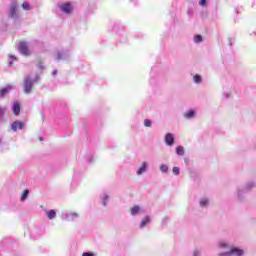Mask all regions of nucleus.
<instances>
[{
	"label": "nucleus",
	"instance_id": "1",
	"mask_svg": "<svg viewBox=\"0 0 256 256\" xmlns=\"http://www.w3.org/2000/svg\"><path fill=\"white\" fill-rule=\"evenodd\" d=\"M18 51H20L22 55H25V57H29L31 55L27 42H20L18 44Z\"/></svg>",
	"mask_w": 256,
	"mask_h": 256
},
{
	"label": "nucleus",
	"instance_id": "2",
	"mask_svg": "<svg viewBox=\"0 0 256 256\" xmlns=\"http://www.w3.org/2000/svg\"><path fill=\"white\" fill-rule=\"evenodd\" d=\"M243 250L239 248H231L229 252L221 253L219 256H231V255H236V256H242L243 255Z\"/></svg>",
	"mask_w": 256,
	"mask_h": 256
},
{
	"label": "nucleus",
	"instance_id": "3",
	"mask_svg": "<svg viewBox=\"0 0 256 256\" xmlns=\"http://www.w3.org/2000/svg\"><path fill=\"white\" fill-rule=\"evenodd\" d=\"M33 90V81H31V78L26 77L24 79V93H31Z\"/></svg>",
	"mask_w": 256,
	"mask_h": 256
},
{
	"label": "nucleus",
	"instance_id": "4",
	"mask_svg": "<svg viewBox=\"0 0 256 256\" xmlns=\"http://www.w3.org/2000/svg\"><path fill=\"white\" fill-rule=\"evenodd\" d=\"M60 9L61 11H63V13L69 14L73 11V6H71V3L68 2V3L62 4L60 6Z\"/></svg>",
	"mask_w": 256,
	"mask_h": 256
},
{
	"label": "nucleus",
	"instance_id": "5",
	"mask_svg": "<svg viewBox=\"0 0 256 256\" xmlns=\"http://www.w3.org/2000/svg\"><path fill=\"white\" fill-rule=\"evenodd\" d=\"M11 129L14 132H17V129H23V122L21 121H14L11 125Z\"/></svg>",
	"mask_w": 256,
	"mask_h": 256
},
{
	"label": "nucleus",
	"instance_id": "6",
	"mask_svg": "<svg viewBox=\"0 0 256 256\" xmlns=\"http://www.w3.org/2000/svg\"><path fill=\"white\" fill-rule=\"evenodd\" d=\"M165 143L169 146L175 143V137L171 133H167L165 136Z\"/></svg>",
	"mask_w": 256,
	"mask_h": 256
},
{
	"label": "nucleus",
	"instance_id": "7",
	"mask_svg": "<svg viewBox=\"0 0 256 256\" xmlns=\"http://www.w3.org/2000/svg\"><path fill=\"white\" fill-rule=\"evenodd\" d=\"M12 111L14 115H19V113H21V104L19 102H15L12 107Z\"/></svg>",
	"mask_w": 256,
	"mask_h": 256
},
{
	"label": "nucleus",
	"instance_id": "8",
	"mask_svg": "<svg viewBox=\"0 0 256 256\" xmlns=\"http://www.w3.org/2000/svg\"><path fill=\"white\" fill-rule=\"evenodd\" d=\"M147 167H148L147 162H143L137 172V175H143V173H145V171H147Z\"/></svg>",
	"mask_w": 256,
	"mask_h": 256
},
{
	"label": "nucleus",
	"instance_id": "9",
	"mask_svg": "<svg viewBox=\"0 0 256 256\" xmlns=\"http://www.w3.org/2000/svg\"><path fill=\"white\" fill-rule=\"evenodd\" d=\"M11 91V86H6L0 90V97L3 98L7 93Z\"/></svg>",
	"mask_w": 256,
	"mask_h": 256
},
{
	"label": "nucleus",
	"instance_id": "10",
	"mask_svg": "<svg viewBox=\"0 0 256 256\" xmlns=\"http://www.w3.org/2000/svg\"><path fill=\"white\" fill-rule=\"evenodd\" d=\"M48 219H55L57 212L55 210H50L46 212Z\"/></svg>",
	"mask_w": 256,
	"mask_h": 256
},
{
	"label": "nucleus",
	"instance_id": "11",
	"mask_svg": "<svg viewBox=\"0 0 256 256\" xmlns=\"http://www.w3.org/2000/svg\"><path fill=\"white\" fill-rule=\"evenodd\" d=\"M184 117H185L186 119H191V118L195 117V111L189 110L188 112H186V113L184 114Z\"/></svg>",
	"mask_w": 256,
	"mask_h": 256
},
{
	"label": "nucleus",
	"instance_id": "12",
	"mask_svg": "<svg viewBox=\"0 0 256 256\" xmlns=\"http://www.w3.org/2000/svg\"><path fill=\"white\" fill-rule=\"evenodd\" d=\"M151 222V218H149V216H146L140 223V227L143 228L145 227V225H147V223Z\"/></svg>",
	"mask_w": 256,
	"mask_h": 256
},
{
	"label": "nucleus",
	"instance_id": "13",
	"mask_svg": "<svg viewBox=\"0 0 256 256\" xmlns=\"http://www.w3.org/2000/svg\"><path fill=\"white\" fill-rule=\"evenodd\" d=\"M141 211V208L139 206H134L131 208V215H137Z\"/></svg>",
	"mask_w": 256,
	"mask_h": 256
},
{
	"label": "nucleus",
	"instance_id": "14",
	"mask_svg": "<svg viewBox=\"0 0 256 256\" xmlns=\"http://www.w3.org/2000/svg\"><path fill=\"white\" fill-rule=\"evenodd\" d=\"M177 155H185V149L182 146L176 147Z\"/></svg>",
	"mask_w": 256,
	"mask_h": 256
},
{
	"label": "nucleus",
	"instance_id": "15",
	"mask_svg": "<svg viewBox=\"0 0 256 256\" xmlns=\"http://www.w3.org/2000/svg\"><path fill=\"white\" fill-rule=\"evenodd\" d=\"M160 171H162V173H167V171H169V167L165 164H162L160 166Z\"/></svg>",
	"mask_w": 256,
	"mask_h": 256
},
{
	"label": "nucleus",
	"instance_id": "16",
	"mask_svg": "<svg viewBox=\"0 0 256 256\" xmlns=\"http://www.w3.org/2000/svg\"><path fill=\"white\" fill-rule=\"evenodd\" d=\"M27 197H29V190H24L22 197H21V201H25V199H27Z\"/></svg>",
	"mask_w": 256,
	"mask_h": 256
},
{
	"label": "nucleus",
	"instance_id": "17",
	"mask_svg": "<svg viewBox=\"0 0 256 256\" xmlns=\"http://www.w3.org/2000/svg\"><path fill=\"white\" fill-rule=\"evenodd\" d=\"M10 15L14 17V15H17V5L12 6V10L10 12Z\"/></svg>",
	"mask_w": 256,
	"mask_h": 256
},
{
	"label": "nucleus",
	"instance_id": "18",
	"mask_svg": "<svg viewBox=\"0 0 256 256\" xmlns=\"http://www.w3.org/2000/svg\"><path fill=\"white\" fill-rule=\"evenodd\" d=\"M22 8L25 9V11H30L31 10V7L29 6V3H27V2H24L22 4Z\"/></svg>",
	"mask_w": 256,
	"mask_h": 256
},
{
	"label": "nucleus",
	"instance_id": "19",
	"mask_svg": "<svg viewBox=\"0 0 256 256\" xmlns=\"http://www.w3.org/2000/svg\"><path fill=\"white\" fill-rule=\"evenodd\" d=\"M193 80H194V83H201L202 78H201L200 75H195L194 78H193Z\"/></svg>",
	"mask_w": 256,
	"mask_h": 256
},
{
	"label": "nucleus",
	"instance_id": "20",
	"mask_svg": "<svg viewBox=\"0 0 256 256\" xmlns=\"http://www.w3.org/2000/svg\"><path fill=\"white\" fill-rule=\"evenodd\" d=\"M194 41H195L196 43H201V41H203V37H201V35H196V36L194 37Z\"/></svg>",
	"mask_w": 256,
	"mask_h": 256
},
{
	"label": "nucleus",
	"instance_id": "21",
	"mask_svg": "<svg viewBox=\"0 0 256 256\" xmlns=\"http://www.w3.org/2000/svg\"><path fill=\"white\" fill-rule=\"evenodd\" d=\"M207 203H209V200H207V198H203V199L200 201L201 207H205V205H207Z\"/></svg>",
	"mask_w": 256,
	"mask_h": 256
},
{
	"label": "nucleus",
	"instance_id": "22",
	"mask_svg": "<svg viewBox=\"0 0 256 256\" xmlns=\"http://www.w3.org/2000/svg\"><path fill=\"white\" fill-rule=\"evenodd\" d=\"M144 125H145V127H151V125H152L151 120L145 119V120H144Z\"/></svg>",
	"mask_w": 256,
	"mask_h": 256
},
{
	"label": "nucleus",
	"instance_id": "23",
	"mask_svg": "<svg viewBox=\"0 0 256 256\" xmlns=\"http://www.w3.org/2000/svg\"><path fill=\"white\" fill-rule=\"evenodd\" d=\"M199 5H200L201 7H207V0H200V1H199Z\"/></svg>",
	"mask_w": 256,
	"mask_h": 256
},
{
	"label": "nucleus",
	"instance_id": "24",
	"mask_svg": "<svg viewBox=\"0 0 256 256\" xmlns=\"http://www.w3.org/2000/svg\"><path fill=\"white\" fill-rule=\"evenodd\" d=\"M172 171L174 175H179V167H173Z\"/></svg>",
	"mask_w": 256,
	"mask_h": 256
},
{
	"label": "nucleus",
	"instance_id": "25",
	"mask_svg": "<svg viewBox=\"0 0 256 256\" xmlns=\"http://www.w3.org/2000/svg\"><path fill=\"white\" fill-rule=\"evenodd\" d=\"M5 115V108L0 107V119Z\"/></svg>",
	"mask_w": 256,
	"mask_h": 256
},
{
	"label": "nucleus",
	"instance_id": "26",
	"mask_svg": "<svg viewBox=\"0 0 256 256\" xmlns=\"http://www.w3.org/2000/svg\"><path fill=\"white\" fill-rule=\"evenodd\" d=\"M82 256H93V253L85 252L82 254Z\"/></svg>",
	"mask_w": 256,
	"mask_h": 256
},
{
	"label": "nucleus",
	"instance_id": "27",
	"mask_svg": "<svg viewBox=\"0 0 256 256\" xmlns=\"http://www.w3.org/2000/svg\"><path fill=\"white\" fill-rule=\"evenodd\" d=\"M72 217H79V214L73 213V214H72Z\"/></svg>",
	"mask_w": 256,
	"mask_h": 256
},
{
	"label": "nucleus",
	"instance_id": "28",
	"mask_svg": "<svg viewBox=\"0 0 256 256\" xmlns=\"http://www.w3.org/2000/svg\"><path fill=\"white\" fill-rule=\"evenodd\" d=\"M57 73V71H54L53 74L55 75Z\"/></svg>",
	"mask_w": 256,
	"mask_h": 256
},
{
	"label": "nucleus",
	"instance_id": "29",
	"mask_svg": "<svg viewBox=\"0 0 256 256\" xmlns=\"http://www.w3.org/2000/svg\"><path fill=\"white\" fill-rule=\"evenodd\" d=\"M221 247H225V244H224V245H222Z\"/></svg>",
	"mask_w": 256,
	"mask_h": 256
},
{
	"label": "nucleus",
	"instance_id": "30",
	"mask_svg": "<svg viewBox=\"0 0 256 256\" xmlns=\"http://www.w3.org/2000/svg\"><path fill=\"white\" fill-rule=\"evenodd\" d=\"M0 143H1V140H0Z\"/></svg>",
	"mask_w": 256,
	"mask_h": 256
}]
</instances>
